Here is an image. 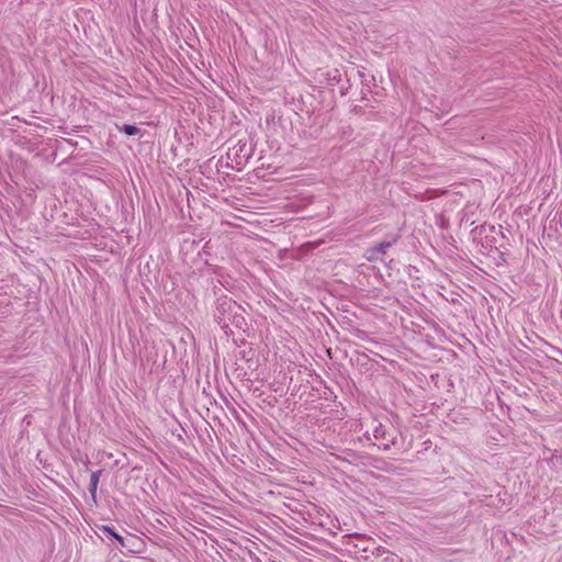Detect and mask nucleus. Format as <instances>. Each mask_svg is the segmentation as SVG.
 <instances>
[{
    "mask_svg": "<svg viewBox=\"0 0 562 562\" xmlns=\"http://www.w3.org/2000/svg\"><path fill=\"white\" fill-rule=\"evenodd\" d=\"M102 531L104 535L106 536H110V537H113L114 539L117 540V542L122 546V547H125V543H124V538L122 536H120L119 533L115 532V530L110 527V526H103L102 527Z\"/></svg>",
    "mask_w": 562,
    "mask_h": 562,
    "instance_id": "nucleus-5",
    "label": "nucleus"
},
{
    "mask_svg": "<svg viewBox=\"0 0 562 562\" xmlns=\"http://www.w3.org/2000/svg\"><path fill=\"white\" fill-rule=\"evenodd\" d=\"M120 132L124 133L127 136H134L140 133V128L136 125L124 124L119 126Z\"/></svg>",
    "mask_w": 562,
    "mask_h": 562,
    "instance_id": "nucleus-6",
    "label": "nucleus"
},
{
    "mask_svg": "<svg viewBox=\"0 0 562 562\" xmlns=\"http://www.w3.org/2000/svg\"><path fill=\"white\" fill-rule=\"evenodd\" d=\"M240 310V305H238L231 297L221 296L216 301L215 318L217 319V323L223 327L227 326V321H232L233 323L238 324L239 318L243 319L239 314Z\"/></svg>",
    "mask_w": 562,
    "mask_h": 562,
    "instance_id": "nucleus-2",
    "label": "nucleus"
},
{
    "mask_svg": "<svg viewBox=\"0 0 562 562\" xmlns=\"http://www.w3.org/2000/svg\"><path fill=\"white\" fill-rule=\"evenodd\" d=\"M397 236H392L387 237L386 239L382 240L379 244H375L374 246L367 249L366 258L369 261H382L384 259L386 250L394 246L397 243Z\"/></svg>",
    "mask_w": 562,
    "mask_h": 562,
    "instance_id": "nucleus-3",
    "label": "nucleus"
},
{
    "mask_svg": "<svg viewBox=\"0 0 562 562\" xmlns=\"http://www.w3.org/2000/svg\"><path fill=\"white\" fill-rule=\"evenodd\" d=\"M386 552H389L384 547H376L372 550V554L378 557H385Z\"/></svg>",
    "mask_w": 562,
    "mask_h": 562,
    "instance_id": "nucleus-8",
    "label": "nucleus"
},
{
    "mask_svg": "<svg viewBox=\"0 0 562 562\" xmlns=\"http://www.w3.org/2000/svg\"><path fill=\"white\" fill-rule=\"evenodd\" d=\"M373 445L381 450H390L391 448L401 449L403 438L398 429L391 424H382L378 420L372 423Z\"/></svg>",
    "mask_w": 562,
    "mask_h": 562,
    "instance_id": "nucleus-1",
    "label": "nucleus"
},
{
    "mask_svg": "<svg viewBox=\"0 0 562 562\" xmlns=\"http://www.w3.org/2000/svg\"><path fill=\"white\" fill-rule=\"evenodd\" d=\"M102 471L98 470L91 473L90 482H89V493L93 499L97 497V490L100 481V475Z\"/></svg>",
    "mask_w": 562,
    "mask_h": 562,
    "instance_id": "nucleus-4",
    "label": "nucleus"
},
{
    "mask_svg": "<svg viewBox=\"0 0 562 562\" xmlns=\"http://www.w3.org/2000/svg\"><path fill=\"white\" fill-rule=\"evenodd\" d=\"M382 562H403L402 559L392 552H386V555L383 557Z\"/></svg>",
    "mask_w": 562,
    "mask_h": 562,
    "instance_id": "nucleus-7",
    "label": "nucleus"
}]
</instances>
